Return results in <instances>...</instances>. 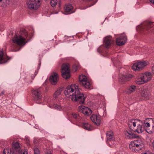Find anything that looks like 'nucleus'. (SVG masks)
I'll return each instance as SVG.
<instances>
[{"label":"nucleus","instance_id":"obj_1","mask_svg":"<svg viewBox=\"0 0 154 154\" xmlns=\"http://www.w3.org/2000/svg\"><path fill=\"white\" fill-rule=\"evenodd\" d=\"M65 94L67 96H72L73 101H77L80 104L84 103L85 97L82 93L80 92L79 87L75 84L68 86L64 91Z\"/></svg>","mask_w":154,"mask_h":154},{"label":"nucleus","instance_id":"obj_2","mask_svg":"<svg viewBox=\"0 0 154 154\" xmlns=\"http://www.w3.org/2000/svg\"><path fill=\"white\" fill-rule=\"evenodd\" d=\"M21 32H22L21 35H15L12 39L14 44L12 45L13 51L16 52L19 51L20 48L18 46L24 45L26 43V38L28 36L27 32L25 29L23 30Z\"/></svg>","mask_w":154,"mask_h":154},{"label":"nucleus","instance_id":"obj_3","mask_svg":"<svg viewBox=\"0 0 154 154\" xmlns=\"http://www.w3.org/2000/svg\"><path fill=\"white\" fill-rule=\"evenodd\" d=\"M128 125L131 130L139 134L144 131V128L142 126L143 122L139 120L131 119L129 121Z\"/></svg>","mask_w":154,"mask_h":154},{"label":"nucleus","instance_id":"obj_4","mask_svg":"<svg viewBox=\"0 0 154 154\" xmlns=\"http://www.w3.org/2000/svg\"><path fill=\"white\" fill-rule=\"evenodd\" d=\"M141 31L145 33H154V22L146 21L139 27Z\"/></svg>","mask_w":154,"mask_h":154},{"label":"nucleus","instance_id":"obj_5","mask_svg":"<svg viewBox=\"0 0 154 154\" xmlns=\"http://www.w3.org/2000/svg\"><path fill=\"white\" fill-rule=\"evenodd\" d=\"M12 144L13 150L9 148H6L4 149L3 152L4 154H16L14 151L19 153L21 152L19 143L18 142H13Z\"/></svg>","mask_w":154,"mask_h":154},{"label":"nucleus","instance_id":"obj_6","mask_svg":"<svg viewBox=\"0 0 154 154\" xmlns=\"http://www.w3.org/2000/svg\"><path fill=\"white\" fill-rule=\"evenodd\" d=\"M143 142L140 139L131 141L129 144V148L132 151H135V150L141 149L143 146Z\"/></svg>","mask_w":154,"mask_h":154},{"label":"nucleus","instance_id":"obj_7","mask_svg":"<svg viewBox=\"0 0 154 154\" xmlns=\"http://www.w3.org/2000/svg\"><path fill=\"white\" fill-rule=\"evenodd\" d=\"M32 93L33 95V100L36 103L40 104L42 100L41 88L33 89Z\"/></svg>","mask_w":154,"mask_h":154},{"label":"nucleus","instance_id":"obj_8","mask_svg":"<svg viewBox=\"0 0 154 154\" xmlns=\"http://www.w3.org/2000/svg\"><path fill=\"white\" fill-rule=\"evenodd\" d=\"M42 0H29L27 3L28 8L31 10L37 9L42 4Z\"/></svg>","mask_w":154,"mask_h":154},{"label":"nucleus","instance_id":"obj_9","mask_svg":"<svg viewBox=\"0 0 154 154\" xmlns=\"http://www.w3.org/2000/svg\"><path fill=\"white\" fill-rule=\"evenodd\" d=\"M61 72L63 78L67 79L70 77L69 65L68 63H63L62 66Z\"/></svg>","mask_w":154,"mask_h":154},{"label":"nucleus","instance_id":"obj_10","mask_svg":"<svg viewBox=\"0 0 154 154\" xmlns=\"http://www.w3.org/2000/svg\"><path fill=\"white\" fill-rule=\"evenodd\" d=\"M79 80L80 82L81 85L87 89L91 88L90 83L88 80L87 77L84 75H82L79 76Z\"/></svg>","mask_w":154,"mask_h":154},{"label":"nucleus","instance_id":"obj_11","mask_svg":"<svg viewBox=\"0 0 154 154\" xmlns=\"http://www.w3.org/2000/svg\"><path fill=\"white\" fill-rule=\"evenodd\" d=\"M147 62L143 61L135 63L132 66V69L134 71L141 70L147 65Z\"/></svg>","mask_w":154,"mask_h":154},{"label":"nucleus","instance_id":"obj_12","mask_svg":"<svg viewBox=\"0 0 154 154\" xmlns=\"http://www.w3.org/2000/svg\"><path fill=\"white\" fill-rule=\"evenodd\" d=\"M59 80V75L56 72H53L51 73L50 76L49 80L52 85H56Z\"/></svg>","mask_w":154,"mask_h":154},{"label":"nucleus","instance_id":"obj_13","mask_svg":"<svg viewBox=\"0 0 154 154\" xmlns=\"http://www.w3.org/2000/svg\"><path fill=\"white\" fill-rule=\"evenodd\" d=\"M79 111L87 116L90 115L92 113L91 109L84 106L81 105L79 106Z\"/></svg>","mask_w":154,"mask_h":154},{"label":"nucleus","instance_id":"obj_14","mask_svg":"<svg viewBox=\"0 0 154 154\" xmlns=\"http://www.w3.org/2000/svg\"><path fill=\"white\" fill-rule=\"evenodd\" d=\"M132 77L133 75L131 74H120L119 76V81L122 83H124L126 82L129 81Z\"/></svg>","mask_w":154,"mask_h":154},{"label":"nucleus","instance_id":"obj_15","mask_svg":"<svg viewBox=\"0 0 154 154\" xmlns=\"http://www.w3.org/2000/svg\"><path fill=\"white\" fill-rule=\"evenodd\" d=\"M90 119L97 126L100 125L101 123V120L100 116L93 115L91 117Z\"/></svg>","mask_w":154,"mask_h":154},{"label":"nucleus","instance_id":"obj_16","mask_svg":"<svg viewBox=\"0 0 154 154\" xmlns=\"http://www.w3.org/2000/svg\"><path fill=\"white\" fill-rule=\"evenodd\" d=\"M127 40V38L126 36H121L116 38V43L117 45L121 46L125 44Z\"/></svg>","mask_w":154,"mask_h":154},{"label":"nucleus","instance_id":"obj_17","mask_svg":"<svg viewBox=\"0 0 154 154\" xmlns=\"http://www.w3.org/2000/svg\"><path fill=\"white\" fill-rule=\"evenodd\" d=\"M113 42V41L111 37L107 36L104 39V43L106 48L109 47Z\"/></svg>","mask_w":154,"mask_h":154},{"label":"nucleus","instance_id":"obj_18","mask_svg":"<svg viewBox=\"0 0 154 154\" xmlns=\"http://www.w3.org/2000/svg\"><path fill=\"white\" fill-rule=\"evenodd\" d=\"M140 94L142 97L146 99H148L150 96L148 91L146 88H143L141 89Z\"/></svg>","mask_w":154,"mask_h":154},{"label":"nucleus","instance_id":"obj_19","mask_svg":"<svg viewBox=\"0 0 154 154\" xmlns=\"http://www.w3.org/2000/svg\"><path fill=\"white\" fill-rule=\"evenodd\" d=\"M9 59L8 57L5 54H4L2 51H0V63H5Z\"/></svg>","mask_w":154,"mask_h":154},{"label":"nucleus","instance_id":"obj_20","mask_svg":"<svg viewBox=\"0 0 154 154\" xmlns=\"http://www.w3.org/2000/svg\"><path fill=\"white\" fill-rule=\"evenodd\" d=\"M141 75L145 83L149 81L152 77V75L150 72H146Z\"/></svg>","mask_w":154,"mask_h":154},{"label":"nucleus","instance_id":"obj_21","mask_svg":"<svg viewBox=\"0 0 154 154\" xmlns=\"http://www.w3.org/2000/svg\"><path fill=\"white\" fill-rule=\"evenodd\" d=\"M135 82L138 85H141L145 83L141 74L137 76Z\"/></svg>","mask_w":154,"mask_h":154},{"label":"nucleus","instance_id":"obj_22","mask_svg":"<svg viewBox=\"0 0 154 154\" xmlns=\"http://www.w3.org/2000/svg\"><path fill=\"white\" fill-rule=\"evenodd\" d=\"M64 9L65 11L66 12H70L72 13L73 7L72 5L70 4H66L64 7Z\"/></svg>","mask_w":154,"mask_h":154},{"label":"nucleus","instance_id":"obj_23","mask_svg":"<svg viewBox=\"0 0 154 154\" xmlns=\"http://www.w3.org/2000/svg\"><path fill=\"white\" fill-rule=\"evenodd\" d=\"M136 86L134 85H131L129 87L126 91V92L128 94H130L134 91L136 90Z\"/></svg>","mask_w":154,"mask_h":154},{"label":"nucleus","instance_id":"obj_24","mask_svg":"<svg viewBox=\"0 0 154 154\" xmlns=\"http://www.w3.org/2000/svg\"><path fill=\"white\" fill-rule=\"evenodd\" d=\"M125 135L128 138H130L131 137H134L135 135L134 134L132 133L131 131H126L125 132Z\"/></svg>","mask_w":154,"mask_h":154},{"label":"nucleus","instance_id":"obj_25","mask_svg":"<svg viewBox=\"0 0 154 154\" xmlns=\"http://www.w3.org/2000/svg\"><path fill=\"white\" fill-rule=\"evenodd\" d=\"M106 137L108 141H110L113 140V134L112 131L108 132L106 134Z\"/></svg>","mask_w":154,"mask_h":154},{"label":"nucleus","instance_id":"obj_26","mask_svg":"<svg viewBox=\"0 0 154 154\" xmlns=\"http://www.w3.org/2000/svg\"><path fill=\"white\" fill-rule=\"evenodd\" d=\"M82 127L83 128L88 131L91 130L90 125L87 123H84L83 124Z\"/></svg>","mask_w":154,"mask_h":154},{"label":"nucleus","instance_id":"obj_27","mask_svg":"<svg viewBox=\"0 0 154 154\" xmlns=\"http://www.w3.org/2000/svg\"><path fill=\"white\" fill-rule=\"evenodd\" d=\"M62 91V89L61 88H59L55 92L54 96L56 97H57L59 95L61 94Z\"/></svg>","mask_w":154,"mask_h":154},{"label":"nucleus","instance_id":"obj_28","mask_svg":"<svg viewBox=\"0 0 154 154\" xmlns=\"http://www.w3.org/2000/svg\"><path fill=\"white\" fill-rule=\"evenodd\" d=\"M143 122V124L142 125L144 129V128H148L150 126L149 123L148 122H146L145 121H142Z\"/></svg>","mask_w":154,"mask_h":154},{"label":"nucleus","instance_id":"obj_29","mask_svg":"<svg viewBox=\"0 0 154 154\" xmlns=\"http://www.w3.org/2000/svg\"><path fill=\"white\" fill-rule=\"evenodd\" d=\"M53 107L55 109H58L59 110H62V109L60 106L55 104L53 106Z\"/></svg>","mask_w":154,"mask_h":154},{"label":"nucleus","instance_id":"obj_30","mask_svg":"<svg viewBox=\"0 0 154 154\" xmlns=\"http://www.w3.org/2000/svg\"><path fill=\"white\" fill-rule=\"evenodd\" d=\"M57 4V0H51V4L52 7H54Z\"/></svg>","mask_w":154,"mask_h":154},{"label":"nucleus","instance_id":"obj_31","mask_svg":"<svg viewBox=\"0 0 154 154\" xmlns=\"http://www.w3.org/2000/svg\"><path fill=\"white\" fill-rule=\"evenodd\" d=\"M34 154H40V151L37 148H35L34 149Z\"/></svg>","mask_w":154,"mask_h":154},{"label":"nucleus","instance_id":"obj_32","mask_svg":"<svg viewBox=\"0 0 154 154\" xmlns=\"http://www.w3.org/2000/svg\"><path fill=\"white\" fill-rule=\"evenodd\" d=\"M102 46H100V47L98 48L97 49V51L99 53H100L102 51Z\"/></svg>","mask_w":154,"mask_h":154},{"label":"nucleus","instance_id":"obj_33","mask_svg":"<svg viewBox=\"0 0 154 154\" xmlns=\"http://www.w3.org/2000/svg\"><path fill=\"white\" fill-rule=\"evenodd\" d=\"M78 66H73V70L74 72H76L78 69Z\"/></svg>","mask_w":154,"mask_h":154},{"label":"nucleus","instance_id":"obj_34","mask_svg":"<svg viewBox=\"0 0 154 154\" xmlns=\"http://www.w3.org/2000/svg\"><path fill=\"white\" fill-rule=\"evenodd\" d=\"M72 115L73 116V117L74 118H76L79 116L78 115H77V114L75 113H73L72 114Z\"/></svg>","mask_w":154,"mask_h":154},{"label":"nucleus","instance_id":"obj_35","mask_svg":"<svg viewBox=\"0 0 154 154\" xmlns=\"http://www.w3.org/2000/svg\"><path fill=\"white\" fill-rule=\"evenodd\" d=\"M141 154H151V152L149 151H146L144 153H142Z\"/></svg>","mask_w":154,"mask_h":154},{"label":"nucleus","instance_id":"obj_36","mask_svg":"<svg viewBox=\"0 0 154 154\" xmlns=\"http://www.w3.org/2000/svg\"><path fill=\"white\" fill-rule=\"evenodd\" d=\"M45 154H51V151H47Z\"/></svg>","mask_w":154,"mask_h":154},{"label":"nucleus","instance_id":"obj_37","mask_svg":"<svg viewBox=\"0 0 154 154\" xmlns=\"http://www.w3.org/2000/svg\"><path fill=\"white\" fill-rule=\"evenodd\" d=\"M7 0H0V2H2L4 3L6 2Z\"/></svg>","mask_w":154,"mask_h":154},{"label":"nucleus","instance_id":"obj_38","mask_svg":"<svg viewBox=\"0 0 154 154\" xmlns=\"http://www.w3.org/2000/svg\"><path fill=\"white\" fill-rule=\"evenodd\" d=\"M4 91H3L1 93H0V96H1L4 94Z\"/></svg>","mask_w":154,"mask_h":154},{"label":"nucleus","instance_id":"obj_39","mask_svg":"<svg viewBox=\"0 0 154 154\" xmlns=\"http://www.w3.org/2000/svg\"><path fill=\"white\" fill-rule=\"evenodd\" d=\"M149 1L151 3L154 4V0H149Z\"/></svg>","mask_w":154,"mask_h":154},{"label":"nucleus","instance_id":"obj_40","mask_svg":"<svg viewBox=\"0 0 154 154\" xmlns=\"http://www.w3.org/2000/svg\"><path fill=\"white\" fill-rule=\"evenodd\" d=\"M37 73H38V71H35V73H34L35 75L34 76V77H35V76L37 74Z\"/></svg>","mask_w":154,"mask_h":154},{"label":"nucleus","instance_id":"obj_41","mask_svg":"<svg viewBox=\"0 0 154 154\" xmlns=\"http://www.w3.org/2000/svg\"><path fill=\"white\" fill-rule=\"evenodd\" d=\"M152 146L154 148V140L153 141V142L152 143Z\"/></svg>","mask_w":154,"mask_h":154},{"label":"nucleus","instance_id":"obj_42","mask_svg":"<svg viewBox=\"0 0 154 154\" xmlns=\"http://www.w3.org/2000/svg\"><path fill=\"white\" fill-rule=\"evenodd\" d=\"M94 4H92L91 5H90V6H92V5H94Z\"/></svg>","mask_w":154,"mask_h":154}]
</instances>
